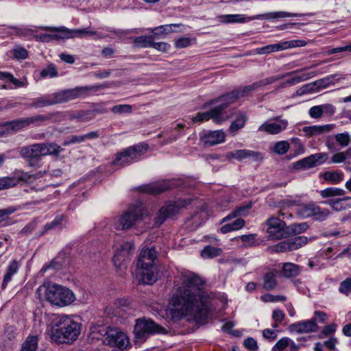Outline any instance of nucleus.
<instances>
[{
	"label": "nucleus",
	"mask_w": 351,
	"mask_h": 351,
	"mask_svg": "<svg viewBox=\"0 0 351 351\" xmlns=\"http://www.w3.org/2000/svg\"><path fill=\"white\" fill-rule=\"evenodd\" d=\"M204 281L191 271L182 274V283L172 295L169 304L173 318L180 319L191 315L197 319L205 320L208 315V296L200 288Z\"/></svg>",
	"instance_id": "nucleus-1"
},
{
	"label": "nucleus",
	"mask_w": 351,
	"mask_h": 351,
	"mask_svg": "<svg viewBox=\"0 0 351 351\" xmlns=\"http://www.w3.org/2000/svg\"><path fill=\"white\" fill-rule=\"evenodd\" d=\"M157 252L154 247L141 250L137 261L136 278L143 284L152 285L157 279L154 262Z\"/></svg>",
	"instance_id": "nucleus-2"
},
{
	"label": "nucleus",
	"mask_w": 351,
	"mask_h": 351,
	"mask_svg": "<svg viewBox=\"0 0 351 351\" xmlns=\"http://www.w3.org/2000/svg\"><path fill=\"white\" fill-rule=\"evenodd\" d=\"M80 332V324L67 315L56 318L51 329V339L59 343L75 340Z\"/></svg>",
	"instance_id": "nucleus-3"
},
{
	"label": "nucleus",
	"mask_w": 351,
	"mask_h": 351,
	"mask_svg": "<svg viewBox=\"0 0 351 351\" xmlns=\"http://www.w3.org/2000/svg\"><path fill=\"white\" fill-rule=\"evenodd\" d=\"M36 293L40 299H45L52 305L60 307L70 305L75 300L72 291L55 283L40 286Z\"/></svg>",
	"instance_id": "nucleus-4"
},
{
	"label": "nucleus",
	"mask_w": 351,
	"mask_h": 351,
	"mask_svg": "<svg viewBox=\"0 0 351 351\" xmlns=\"http://www.w3.org/2000/svg\"><path fill=\"white\" fill-rule=\"evenodd\" d=\"M90 330L94 338L99 339L97 335L104 337L102 341L106 346L122 350L129 343L126 335L117 328L108 329L104 326H92Z\"/></svg>",
	"instance_id": "nucleus-5"
},
{
	"label": "nucleus",
	"mask_w": 351,
	"mask_h": 351,
	"mask_svg": "<svg viewBox=\"0 0 351 351\" xmlns=\"http://www.w3.org/2000/svg\"><path fill=\"white\" fill-rule=\"evenodd\" d=\"M43 29L51 31V34H40L36 36L38 40L43 43H49L52 40H58L60 39H68L75 37L82 38L95 34V32L88 30L87 28L78 29H69L65 27L56 28L51 27H44Z\"/></svg>",
	"instance_id": "nucleus-6"
},
{
	"label": "nucleus",
	"mask_w": 351,
	"mask_h": 351,
	"mask_svg": "<svg viewBox=\"0 0 351 351\" xmlns=\"http://www.w3.org/2000/svg\"><path fill=\"white\" fill-rule=\"evenodd\" d=\"M147 145L140 144L131 146L123 152L117 154L115 158L111 164L114 166L123 167L138 160L147 151Z\"/></svg>",
	"instance_id": "nucleus-7"
},
{
	"label": "nucleus",
	"mask_w": 351,
	"mask_h": 351,
	"mask_svg": "<svg viewBox=\"0 0 351 351\" xmlns=\"http://www.w3.org/2000/svg\"><path fill=\"white\" fill-rule=\"evenodd\" d=\"M299 202V200H293L291 202L290 205L298 206L296 213L301 218L315 217L316 220L322 221L329 216L330 212L328 209L322 208L315 203L300 204Z\"/></svg>",
	"instance_id": "nucleus-8"
},
{
	"label": "nucleus",
	"mask_w": 351,
	"mask_h": 351,
	"mask_svg": "<svg viewBox=\"0 0 351 351\" xmlns=\"http://www.w3.org/2000/svg\"><path fill=\"white\" fill-rule=\"evenodd\" d=\"M258 88H259V86L258 82H256L251 85L237 88L217 98L211 99L208 103H206L205 106L215 105V104L222 102L226 109L229 105L236 102L239 98L248 95L251 92L257 89Z\"/></svg>",
	"instance_id": "nucleus-9"
},
{
	"label": "nucleus",
	"mask_w": 351,
	"mask_h": 351,
	"mask_svg": "<svg viewBox=\"0 0 351 351\" xmlns=\"http://www.w3.org/2000/svg\"><path fill=\"white\" fill-rule=\"evenodd\" d=\"M145 214L146 210L141 203L134 204L128 208V211L120 216L117 228L120 230L129 229L135 223L141 220Z\"/></svg>",
	"instance_id": "nucleus-10"
},
{
	"label": "nucleus",
	"mask_w": 351,
	"mask_h": 351,
	"mask_svg": "<svg viewBox=\"0 0 351 351\" xmlns=\"http://www.w3.org/2000/svg\"><path fill=\"white\" fill-rule=\"evenodd\" d=\"M166 330L151 319H138L134 326L135 337L140 340L146 339L154 334H165Z\"/></svg>",
	"instance_id": "nucleus-11"
},
{
	"label": "nucleus",
	"mask_w": 351,
	"mask_h": 351,
	"mask_svg": "<svg viewBox=\"0 0 351 351\" xmlns=\"http://www.w3.org/2000/svg\"><path fill=\"white\" fill-rule=\"evenodd\" d=\"M191 204V199H178L176 202L166 204L158 211L154 219L155 224L158 226L162 225L167 218L173 217L179 213L180 210L186 208Z\"/></svg>",
	"instance_id": "nucleus-12"
},
{
	"label": "nucleus",
	"mask_w": 351,
	"mask_h": 351,
	"mask_svg": "<svg viewBox=\"0 0 351 351\" xmlns=\"http://www.w3.org/2000/svg\"><path fill=\"white\" fill-rule=\"evenodd\" d=\"M90 86H78L62 90L49 95L51 105L62 104L79 98L92 90Z\"/></svg>",
	"instance_id": "nucleus-13"
},
{
	"label": "nucleus",
	"mask_w": 351,
	"mask_h": 351,
	"mask_svg": "<svg viewBox=\"0 0 351 351\" xmlns=\"http://www.w3.org/2000/svg\"><path fill=\"white\" fill-rule=\"evenodd\" d=\"M296 16V14L283 11L268 12L264 14L258 15L256 16L251 18L245 17V15L243 14H228L225 16V21L226 23H245L255 19L271 20L278 18H287Z\"/></svg>",
	"instance_id": "nucleus-14"
},
{
	"label": "nucleus",
	"mask_w": 351,
	"mask_h": 351,
	"mask_svg": "<svg viewBox=\"0 0 351 351\" xmlns=\"http://www.w3.org/2000/svg\"><path fill=\"white\" fill-rule=\"evenodd\" d=\"M267 232L272 240L288 237V228L285 222L278 217H271L265 222Z\"/></svg>",
	"instance_id": "nucleus-15"
},
{
	"label": "nucleus",
	"mask_w": 351,
	"mask_h": 351,
	"mask_svg": "<svg viewBox=\"0 0 351 351\" xmlns=\"http://www.w3.org/2000/svg\"><path fill=\"white\" fill-rule=\"evenodd\" d=\"M64 117L62 112H55L45 114H36L31 117H25L26 127L34 128L43 125L47 122L53 123L60 121Z\"/></svg>",
	"instance_id": "nucleus-16"
},
{
	"label": "nucleus",
	"mask_w": 351,
	"mask_h": 351,
	"mask_svg": "<svg viewBox=\"0 0 351 351\" xmlns=\"http://www.w3.org/2000/svg\"><path fill=\"white\" fill-rule=\"evenodd\" d=\"M215 104L217 106L208 112H198L196 116L193 117L192 121L193 122L202 123L212 119L217 123L222 122L225 119L223 117V112L226 110L225 106L222 102Z\"/></svg>",
	"instance_id": "nucleus-17"
},
{
	"label": "nucleus",
	"mask_w": 351,
	"mask_h": 351,
	"mask_svg": "<svg viewBox=\"0 0 351 351\" xmlns=\"http://www.w3.org/2000/svg\"><path fill=\"white\" fill-rule=\"evenodd\" d=\"M173 186V182L172 181L163 180L141 186L140 191L154 195L171 189Z\"/></svg>",
	"instance_id": "nucleus-18"
},
{
	"label": "nucleus",
	"mask_w": 351,
	"mask_h": 351,
	"mask_svg": "<svg viewBox=\"0 0 351 351\" xmlns=\"http://www.w3.org/2000/svg\"><path fill=\"white\" fill-rule=\"evenodd\" d=\"M133 244L130 242H123L117 249L114 256L112 258L114 265L119 267H125V262L128 258L130 251L133 249Z\"/></svg>",
	"instance_id": "nucleus-19"
},
{
	"label": "nucleus",
	"mask_w": 351,
	"mask_h": 351,
	"mask_svg": "<svg viewBox=\"0 0 351 351\" xmlns=\"http://www.w3.org/2000/svg\"><path fill=\"white\" fill-rule=\"evenodd\" d=\"M228 157L234 158L241 161L244 159H250L252 161L256 162L263 158L261 152L249 149H238L234 152L228 153Z\"/></svg>",
	"instance_id": "nucleus-20"
},
{
	"label": "nucleus",
	"mask_w": 351,
	"mask_h": 351,
	"mask_svg": "<svg viewBox=\"0 0 351 351\" xmlns=\"http://www.w3.org/2000/svg\"><path fill=\"white\" fill-rule=\"evenodd\" d=\"M289 329L291 332L300 334L308 333L317 331L318 330V326L317 323L310 319L292 324L289 326Z\"/></svg>",
	"instance_id": "nucleus-21"
},
{
	"label": "nucleus",
	"mask_w": 351,
	"mask_h": 351,
	"mask_svg": "<svg viewBox=\"0 0 351 351\" xmlns=\"http://www.w3.org/2000/svg\"><path fill=\"white\" fill-rule=\"evenodd\" d=\"M225 134L221 130L209 131L205 133L202 137V141L205 145L213 146L224 142Z\"/></svg>",
	"instance_id": "nucleus-22"
},
{
	"label": "nucleus",
	"mask_w": 351,
	"mask_h": 351,
	"mask_svg": "<svg viewBox=\"0 0 351 351\" xmlns=\"http://www.w3.org/2000/svg\"><path fill=\"white\" fill-rule=\"evenodd\" d=\"M43 147L40 143L33 144L21 148L19 154L23 158H33L41 159L43 156Z\"/></svg>",
	"instance_id": "nucleus-23"
},
{
	"label": "nucleus",
	"mask_w": 351,
	"mask_h": 351,
	"mask_svg": "<svg viewBox=\"0 0 351 351\" xmlns=\"http://www.w3.org/2000/svg\"><path fill=\"white\" fill-rule=\"evenodd\" d=\"M0 125L2 127L3 135L27 128L25 117L7 121Z\"/></svg>",
	"instance_id": "nucleus-24"
},
{
	"label": "nucleus",
	"mask_w": 351,
	"mask_h": 351,
	"mask_svg": "<svg viewBox=\"0 0 351 351\" xmlns=\"http://www.w3.org/2000/svg\"><path fill=\"white\" fill-rule=\"evenodd\" d=\"M287 121L282 120L278 123H264L258 128V131L266 132L270 134H277L284 130L287 126Z\"/></svg>",
	"instance_id": "nucleus-25"
},
{
	"label": "nucleus",
	"mask_w": 351,
	"mask_h": 351,
	"mask_svg": "<svg viewBox=\"0 0 351 351\" xmlns=\"http://www.w3.org/2000/svg\"><path fill=\"white\" fill-rule=\"evenodd\" d=\"M334 128L335 125L333 124L305 126L302 128V131L306 134V136H313L329 132Z\"/></svg>",
	"instance_id": "nucleus-26"
},
{
	"label": "nucleus",
	"mask_w": 351,
	"mask_h": 351,
	"mask_svg": "<svg viewBox=\"0 0 351 351\" xmlns=\"http://www.w3.org/2000/svg\"><path fill=\"white\" fill-rule=\"evenodd\" d=\"M252 207V203L248 202L245 203L237 208H236L232 212H231L228 215L223 218L221 221V223L230 221L232 219L244 217L246 216L249 210Z\"/></svg>",
	"instance_id": "nucleus-27"
},
{
	"label": "nucleus",
	"mask_w": 351,
	"mask_h": 351,
	"mask_svg": "<svg viewBox=\"0 0 351 351\" xmlns=\"http://www.w3.org/2000/svg\"><path fill=\"white\" fill-rule=\"evenodd\" d=\"M299 70L300 71H298V73L302 71L304 69H299ZM297 73H298V72H297ZM295 74H296V73H295ZM293 75L292 76V77H291L290 79H288L283 83V85H282L283 86H286L288 85L291 86V85L297 84L301 82L306 81L311 77H315L317 74L315 72L312 71V72L302 73L300 75H295V73H293Z\"/></svg>",
	"instance_id": "nucleus-28"
},
{
	"label": "nucleus",
	"mask_w": 351,
	"mask_h": 351,
	"mask_svg": "<svg viewBox=\"0 0 351 351\" xmlns=\"http://www.w3.org/2000/svg\"><path fill=\"white\" fill-rule=\"evenodd\" d=\"M276 271L273 270L266 272L263 278V287L266 291H271L277 286Z\"/></svg>",
	"instance_id": "nucleus-29"
},
{
	"label": "nucleus",
	"mask_w": 351,
	"mask_h": 351,
	"mask_svg": "<svg viewBox=\"0 0 351 351\" xmlns=\"http://www.w3.org/2000/svg\"><path fill=\"white\" fill-rule=\"evenodd\" d=\"M65 223L66 217L64 215L56 216L52 221L45 225L44 230L40 234H43L46 232L51 230H60L64 228Z\"/></svg>",
	"instance_id": "nucleus-30"
},
{
	"label": "nucleus",
	"mask_w": 351,
	"mask_h": 351,
	"mask_svg": "<svg viewBox=\"0 0 351 351\" xmlns=\"http://www.w3.org/2000/svg\"><path fill=\"white\" fill-rule=\"evenodd\" d=\"M300 271L301 267L292 263H285L282 267V276L287 278L298 276Z\"/></svg>",
	"instance_id": "nucleus-31"
},
{
	"label": "nucleus",
	"mask_w": 351,
	"mask_h": 351,
	"mask_svg": "<svg viewBox=\"0 0 351 351\" xmlns=\"http://www.w3.org/2000/svg\"><path fill=\"white\" fill-rule=\"evenodd\" d=\"M350 200H351L350 197H346L337 199H330L327 202H324V203L330 206L335 211H341L350 206V204L348 203Z\"/></svg>",
	"instance_id": "nucleus-32"
},
{
	"label": "nucleus",
	"mask_w": 351,
	"mask_h": 351,
	"mask_svg": "<svg viewBox=\"0 0 351 351\" xmlns=\"http://www.w3.org/2000/svg\"><path fill=\"white\" fill-rule=\"evenodd\" d=\"M19 268V264L18 261H12L7 268V271L3 277L1 288L5 289L8 283L12 280L13 275L17 273Z\"/></svg>",
	"instance_id": "nucleus-33"
},
{
	"label": "nucleus",
	"mask_w": 351,
	"mask_h": 351,
	"mask_svg": "<svg viewBox=\"0 0 351 351\" xmlns=\"http://www.w3.org/2000/svg\"><path fill=\"white\" fill-rule=\"evenodd\" d=\"M247 120V117L244 113H238L237 114L236 119L231 123L229 128L230 132L234 135L238 130L244 127Z\"/></svg>",
	"instance_id": "nucleus-34"
},
{
	"label": "nucleus",
	"mask_w": 351,
	"mask_h": 351,
	"mask_svg": "<svg viewBox=\"0 0 351 351\" xmlns=\"http://www.w3.org/2000/svg\"><path fill=\"white\" fill-rule=\"evenodd\" d=\"M49 106H52L51 104L49 95L34 98L31 100V102L27 104L28 108L36 109L42 108Z\"/></svg>",
	"instance_id": "nucleus-35"
},
{
	"label": "nucleus",
	"mask_w": 351,
	"mask_h": 351,
	"mask_svg": "<svg viewBox=\"0 0 351 351\" xmlns=\"http://www.w3.org/2000/svg\"><path fill=\"white\" fill-rule=\"evenodd\" d=\"M322 177L325 181L336 184L343 180V173L341 170L327 171L323 173Z\"/></svg>",
	"instance_id": "nucleus-36"
},
{
	"label": "nucleus",
	"mask_w": 351,
	"mask_h": 351,
	"mask_svg": "<svg viewBox=\"0 0 351 351\" xmlns=\"http://www.w3.org/2000/svg\"><path fill=\"white\" fill-rule=\"evenodd\" d=\"M244 226L245 221L241 218H237L234 221L222 226L220 228V231L223 234H226L232 231L238 230L242 228Z\"/></svg>",
	"instance_id": "nucleus-37"
},
{
	"label": "nucleus",
	"mask_w": 351,
	"mask_h": 351,
	"mask_svg": "<svg viewBox=\"0 0 351 351\" xmlns=\"http://www.w3.org/2000/svg\"><path fill=\"white\" fill-rule=\"evenodd\" d=\"M154 35L138 36L134 40V46L139 48L151 47Z\"/></svg>",
	"instance_id": "nucleus-38"
},
{
	"label": "nucleus",
	"mask_w": 351,
	"mask_h": 351,
	"mask_svg": "<svg viewBox=\"0 0 351 351\" xmlns=\"http://www.w3.org/2000/svg\"><path fill=\"white\" fill-rule=\"evenodd\" d=\"M293 167L297 170L308 169L315 167L312 156L310 155L306 158H304L293 164Z\"/></svg>",
	"instance_id": "nucleus-39"
},
{
	"label": "nucleus",
	"mask_w": 351,
	"mask_h": 351,
	"mask_svg": "<svg viewBox=\"0 0 351 351\" xmlns=\"http://www.w3.org/2000/svg\"><path fill=\"white\" fill-rule=\"evenodd\" d=\"M43 147V156L46 155H58L63 149L62 148L53 143H40Z\"/></svg>",
	"instance_id": "nucleus-40"
},
{
	"label": "nucleus",
	"mask_w": 351,
	"mask_h": 351,
	"mask_svg": "<svg viewBox=\"0 0 351 351\" xmlns=\"http://www.w3.org/2000/svg\"><path fill=\"white\" fill-rule=\"evenodd\" d=\"M322 80H317L313 83L305 84L296 91V94L298 95H302L304 94L313 93L317 90V86L320 87L322 86Z\"/></svg>",
	"instance_id": "nucleus-41"
},
{
	"label": "nucleus",
	"mask_w": 351,
	"mask_h": 351,
	"mask_svg": "<svg viewBox=\"0 0 351 351\" xmlns=\"http://www.w3.org/2000/svg\"><path fill=\"white\" fill-rule=\"evenodd\" d=\"M345 194L346 191L343 189L336 187H328L320 191V195L323 198L342 196Z\"/></svg>",
	"instance_id": "nucleus-42"
},
{
	"label": "nucleus",
	"mask_w": 351,
	"mask_h": 351,
	"mask_svg": "<svg viewBox=\"0 0 351 351\" xmlns=\"http://www.w3.org/2000/svg\"><path fill=\"white\" fill-rule=\"evenodd\" d=\"M284 50L283 43L277 44L269 45L263 47L257 48L256 49L258 54H267L274 51H279Z\"/></svg>",
	"instance_id": "nucleus-43"
},
{
	"label": "nucleus",
	"mask_w": 351,
	"mask_h": 351,
	"mask_svg": "<svg viewBox=\"0 0 351 351\" xmlns=\"http://www.w3.org/2000/svg\"><path fill=\"white\" fill-rule=\"evenodd\" d=\"M38 339L35 336H29L22 344L21 351H36Z\"/></svg>",
	"instance_id": "nucleus-44"
},
{
	"label": "nucleus",
	"mask_w": 351,
	"mask_h": 351,
	"mask_svg": "<svg viewBox=\"0 0 351 351\" xmlns=\"http://www.w3.org/2000/svg\"><path fill=\"white\" fill-rule=\"evenodd\" d=\"M289 346L295 349V343L289 337H282L273 346L271 351H283Z\"/></svg>",
	"instance_id": "nucleus-45"
},
{
	"label": "nucleus",
	"mask_w": 351,
	"mask_h": 351,
	"mask_svg": "<svg viewBox=\"0 0 351 351\" xmlns=\"http://www.w3.org/2000/svg\"><path fill=\"white\" fill-rule=\"evenodd\" d=\"M289 245L291 251L296 250L304 245H306L308 242V239L304 236H298L294 238L289 239Z\"/></svg>",
	"instance_id": "nucleus-46"
},
{
	"label": "nucleus",
	"mask_w": 351,
	"mask_h": 351,
	"mask_svg": "<svg viewBox=\"0 0 351 351\" xmlns=\"http://www.w3.org/2000/svg\"><path fill=\"white\" fill-rule=\"evenodd\" d=\"M289 245L291 251L296 250L304 245H306L308 242V239L304 236H298L294 238L289 239Z\"/></svg>",
	"instance_id": "nucleus-47"
},
{
	"label": "nucleus",
	"mask_w": 351,
	"mask_h": 351,
	"mask_svg": "<svg viewBox=\"0 0 351 351\" xmlns=\"http://www.w3.org/2000/svg\"><path fill=\"white\" fill-rule=\"evenodd\" d=\"M19 179L16 177H3L0 178V191L8 189L16 186Z\"/></svg>",
	"instance_id": "nucleus-48"
},
{
	"label": "nucleus",
	"mask_w": 351,
	"mask_h": 351,
	"mask_svg": "<svg viewBox=\"0 0 351 351\" xmlns=\"http://www.w3.org/2000/svg\"><path fill=\"white\" fill-rule=\"evenodd\" d=\"M300 70H295L294 71L289 72V73H285V75H282L271 76L269 77L261 80L257 82H258L259 87L265 86L268 84H273V83L276 82V81L281 80L287 76H291V75H292V74L298 72Z\"/></svg>",
	"instance_id": "nucleus-49"
},
{
	"label": "nucleus",
	"mask_w": 351,
	"mask_h": 351,
	"mask_svg": "<svg viewBox=\"0 0 351 351\" xmlns=\"http://www.w3.org/2000/svg\"><path fill=\"white\" fill-rule=\"evenodd\" d=\"M309 228L308 224L306 222H302L300 223H293L289 226L288 228V237L291 234H300L305 232Z\"/></svg>",
	"instance_id": "nucleus-50"
},
{
	"label": "nucleus",
	"mask_w": 351,
	"mask_h": 351,
	"mask_svg": "<svg viewBox=\"0 0 351 351\" xmlns=\"http://www.w3.org/2000/svg\"><path fill=\"white\" fill-rule=\"evenodd\" d=\"M179 25L176 24H168V25H160L158 27H156L154 28L152 30V32L154 36H158L162 34H167L171 32H173V27H176V26H178Z\"/></svg>",
	"instance_id": "nucleus-51"
},
{
	"label": "nucleus",
	"mask_w": 351,
	"mask_h": 351,
	"mask_svg": "<svg viewBox=\"0 0 351 351\" xmlns=\"http://www.w3.org/2000/svg\"><path fill=\"white\" fill-rule=\"evenodd\" d=\"M219 252L220 249L207 245L202 250L201 255L204 258H214L219 256Z\"/></svg>",
	"instance_id": "nucleus-52"
},
{
	"label": "nucleus",
	"mask_w": 351,
	"mask_h": 351,
	"mask_svg": "<svg viewBox=\"0 0 351 351\" xmlns=\"http://www.w3.org/2000/svg\"><path fill=\"white\" fill-rule=\"evenodd\" d=\"M110 110L114 114H130L132 112V107L129 104H119L114 106Z\"/></svg>",
	"instance_id": "nucleus-53"
},
{
	"label": "nucleus",
	"mask_w": 351,
	"mask_h": 351,
	"mask_svg": "<svg viewBox=\"0 0 351 351\" xmlns=\"http://www.w3.org/2000/svg\"><path fill=\"white\" fill-rule=\"evenodd\" d=\"M0 80H8L18 87L23 86V83L22 82L15 78L12 73L8 72L0 71Z\"/></svg>",
	"instance_id": "nucleus-54"
},
{
	"label": "nucleus",
	"mask_w": 351,
	"mask_h": 351,
	"mask_svg": "<svg viewBox=\"0 0 351 351\" xmlns=\"http://www.w3.org/2000/svg\"><path fill=\"white\" fill-rule=\"evenodd\" d=\"M290 146L287 141H282L277 142L273 148V151L280 155L284 154L287 152Z\"/></svg>",
	"instance_id": "nucleus-55"
},
{
	"label": "nucleus",
	"mask_w": 351,
	"mask_h": 351,
	"mask_svg": "<svg viewBox=\"0 0 351 351\" xmlns=\"http://www.w3.org/2000/svg\"><path fill=\"white\" fill-rule=\"evenodd\" d=\"M315 167L325 163L329 157V154L326 152H320L311 154Z\"/></svg>",
	"instance_id": "nucleus-56"
},
{
	"label": "nucleus",
	"mask_w": 351,
	"mask_h": 351,
	"mask_svg": "<svg viewBox=\"0 0 351 351\" xmlns=\"http://www.w3.org/2000/svg\"><path fill=\"white\" fill-rule=\"evenodd\" d=\"M336 141L342 147L348 146L351 140L350 135L348 132L339 133L335 136Z\"/></svg>",
	"instance_id": "nucleus-57"
},
{
	"label": "nucleus",
	"mask_w": 351,
	"mask_h": 351,
	"mask_svg": "<svg viewBox=\"0 0 351 351\" xmlns=\"http://www.w3.org/2000/svg\"><path fill=\"white\" fill-rule=\"evenodd\" d=\"M337 325L335 323L325 326L322 328L319 337L324 338V337H326L328 336H330V335L334 334L337 330Z\"/></svg>",
	"instance_id": "nucleus-58"
},
{
	"label": "nucleus",
	"mask_w": 351,
	"mask_h": 351,
	"mask_svg": "<svg viewBox=\"0 0 351 351\" xmlns=\"http://www.w3.org/2000/svg\"><path fill=\"white\" fill-rule=\"evenodd\" d=\"M339 291L346 295L351 293V277L347 278L340 283Z\"/></svg>",
	"instance_id": "nucleus-59"
},
{
	"label": "nucleus",
	"mask_w": 351,
	"mask_h": 351,
	"mask_svg": "<svg viewBox=\"0 0 351 351\" xmlns=\"http://www.w3.org/2000/svg\"><path fill=\"white\" fill-rule=\"evenodd\" d=\"M261 300L265 302H283L287 300L286 296L282 295H274L271 294H265L261 297Z\"/></svg>",
	"instance_id": "nucleus-60"
},
{
	"label": "nucleus",
	"mask_w": 351,
	"mask_h": 351,
	"mask_svg": "<svg viewBox=\"0 0 351 351\" xmlns=\"http://www.w3.org/2000/svg\"><path fill=\"white\" fill-rule=\"evenodd\" d=\"M273 251L276 252H285L291 251L289 240H285L272 247Z\"/></svg>",
	"instance_id": "nucleus-61"
},
{
	"label": "nucleus",
	"mask_w": 351,
	"mask_h": 351,
	"mask_svg": "<svg viewBox=\"0 0 351 351\" xmlns=\"http://www.w3.org/2000/svg\"><path fill=\"white\" fill-rule=\"evenodd\" d=\"M283 43L284 50L289 48L304 47L306 45V42L303 40H293L285 41Z\"/></svg>",
	"instance_id": "nucleus-62"
},
{
	"label": "nucleus",
	"mask_w": 351,
	"mask_h": 351,
	"mask_svg": "<svg viewBox=\"0 0 351 351\" xmlns=\"http://www.w3.org/2000/svg\"><path fill=\"white\" fill-rule=\"evenodd\" d=\"M40 75L43 77H53L57 75V71L54 65L50 64L46 69L42 70Z\"/></svg>",
	"instance_id": "nucleus-63"
},
{
	"label": "nucleus",
	"mask_w": 351,
	"mask_h": 351,
	"mask_svg": "<svg viewBox=\"0 0 351 351\" xmlns=\"http://www.w3.org/2000/svg\"><path fill=\"white\" fill-rule=\"evenodd\" d=\"M243 346L250 351H257L258 349L256 341L252 337L245 339L243 341Z\"/></svg>",
	"instance_id": "nucleus-64"
}]
</instances>
